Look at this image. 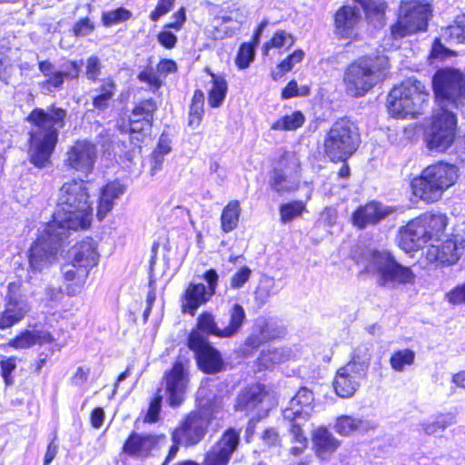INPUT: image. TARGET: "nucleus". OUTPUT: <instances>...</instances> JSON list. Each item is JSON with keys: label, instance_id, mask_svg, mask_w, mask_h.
<instances>
[{"label": "nucleus", "instance_id": "51", "mask_svg": "<svg viewBox=\"0 0 465 465\" xmlns=\"http://www.w3.org/2000/svg\"><path fill=\"white\" fill-rule=\"evenodd\" d=\"M137 79L142 83H145L153 91L159 90L163 84L160 75L154 73L152 66H146L143 70L140 71L137 74Z\"/></svg>", "mask_w": 465, "mask_h": 465}, {"label": "nucleus", "instance_id": "10", "mask_svg": "<svg viewBox=\"0 0 465 465\" xmlns=\"http://www.w3.org/2000/svg\"><path fill=\"white\" fill-rule=\"evenodd\" d=\"M430 15V6L428 3L420 0L402 3L396 21L391 25L392 38H403L425 30Z\"/></svg>", "mask_w": 465, "mask_h": 465}, {"label": "nucleus", "instance_id": "23", "mask_svg": "<svg viewBox=\"0 0 465 465\" xmlns=\"http://www.w3.org/2000/svg\"><path fill=\"white\" fill-rule=\"evenodd\" d=\"M165 441L164 434H141L132 431L123 443L122 453L131 458L146 459Z\"/></svg>", "mask_w": 465, "mask_h": 465}, {"label": "nucleus", "instance_id": "64", "mask_svg": "<svg viewBox=\"0 0 465 465\" xmlns=\"http://www.w3.org/2000/svg\"><path fill=\"white\" fill-rule=\"evenodd\" d=\"M94 30V25L87 18L80 20L74 27L75 35L84 36Z\"/></svg>", "mask_w": 465, "mask_h": 465}, {"label": "nucleus", "instance_id": "52", "mask_svg": "<svg viewBox=\"0 0 465 465\" xmlns=\"http://www.w3.org/2000/svg\"><path fill=\"white\" fill-rule=\"evenodd\" d=\"M454 54L455 53L453 51L442 45L441 39L440 37H437L432 43L428 58L430 63L432 64L435 61H444L448 57L454 55Z\"/></svg>", "mask_w": 465, "mask_h": 465}, {"label": "nucleus", "instance_id": "26", "mask_svg": "<svg viewBox=\"0 0 465 465\" xmlns=\"http://www.w3.org/2000/svg\"><path fill=\"white\" fill-rule=\"evenodd\" d=\"M311 439L315 457L322 461L329 460L341 444V441L322 425L312 430Z\"/></svg>", "mask_w": 465, "mask_h": 465}, {"label": "nucleus", "instance_id": "25", "mask_svg": "<svg viewBox=\"0 0 465 465\" xmlns=\"http://www.w3.org/2000/svg\"><path fill=\"white\" fill-rule=\"evenodd\" d=\"M96 159L95 146L87 141H77L67 152V165L77 172L89 173Z\"/></svg>", "mask_w": 465, "mask_h": 465}, {"label": "nucleus", "instance_id": "50", "mask_svg": "<svg viewBox=\"0 0 465 465\" xmlns=\"http://www.w3.org/2000/svg\"><path fill=\"white\" fill-rule=\"evenodd\" d=\"M311 93V87L309 85H302L299 87L296 80H290L286 85L281 91V98L282 100H288L298 96H307Z\"/></svg>", "mask_w": 465, "mask_h": 465}, {"label": "nucleus", "instance_id": "34", "mask_svg": "<svg viewBox=\"0 0 465 465\" xmlns=\"http://www.w3.org/2000/svg\"><path fill=\"white\" fill-rule=\"evenodd\" d=\"M73 261L76 264L91 268L96 264L97 252L94 243L87 239L76 244L72 251Z\"/></svg>", "mask_w": 465, "mask_h": 465}, {"label": "nucleus", "instance_id": "21", "mask_svg": "<svg viewBox=\"0 0 465 465\" xmlns=\"http://www.w3.org/2000/svg\"><path fill=\"white\" fill-rule=\"evenodd\" d=\"M168 405L179 407L184 401L185 391L189 382L188 371L182 361H175L163 374Z\"/></svg>", "mask_w": 465, "mask_h": 465}, {"label": "nucleus", "instance_id": "59", "mask_svg": "<svg viewBox=\"0 0 465 465\" xmlns=\"http://www.w3.org/2000/svg\"><path fill=\"white\" fill-rule=\"evenodd\" d=\"M173 21L166 23L165 27L172 28L174 31H180L186 22V9L183 6L179 7L172 15Z\"/></svg>", "mask_w": 465, "mask_h": 465}, {"label": "nucleus", "instance_id": "4", "mask_svg": "<svg viewBox=\"0 0 465 465\" xmlns=\"http://www.w3.org/2000/svg\"><path fill=\"white\" fill-rule=\"evenodd\" d=\"M460 177V169L455 163L436 161L421 170L410 182L411 194L426 204L441 200L443 193L455 185Z\"/></svg>", "mask_w": 465, "mask_h": 465}, {"label": "nucleus", "instance_id": "54", "mask_svg": "<svg viewBox=\"0 0 465 465\" xmlns=\"http://www.w3.org/2000/svg\"><path fill=\"white\" fill-rule=\"evenodd\" d=\"M252 270L246 266H242L237 272H235L230 279V286L232 289H239L244 285L245 282L250 279Z\"/></svg>", "mask_w": 465, "mask_h": 465}, {"label": "nucleus", "instance_id": "40", "mask_svg": "<svg viewBox=\"0 0 465 465\" xmlns=\"http://www.w3.org/2000/svg\"><path fill=\"white\" fill-rule=\"evenodd\" d=\"M441 37L449 43H465V14L456 16L453 23L442 28Z\"/></svg>", "mask_w": 465, "mask_h": 465}, {"label": "nucleus", "instance_id": "14", "mask_svg": "<svg viewBox=\"0 0 465 465\" xmlns=\"http://www.w3.org/2000/svg\"><path fill=\"white\" fill-rule=\"evenodd\" d=\"M186 346L193 351L196 366L204 374H217L225 370L221 351L204 335L193 332L186 338Z\"/></svg>", "mask_w": 465, "mask_h": 465}, {"label": "nucleus", "instance_id": "53", "mask_svg": "<svg viewBox=\"0 0 465 465\" xmlns=\"http://www.w3.org/2000/svg\"><path fill=\"white\" fill-rule=\"evenodd\" d=\"M174 4L175 0H157L154 8L149 14V19L152 22H157L173 9Z\"/></svg>", "mask_w": 465, "mask_h": 465}, {"label": "nucleus", "instance_id": "32", "mask_svg": "<svg viewBox=\"0 0 465 465\" xmlns=\"http://www.w3.org/2000/svg\"><path fill=\"white\" fill-rule=\"evenodd\" d=\"M300 416V411L293 412V417L290 420V426L288 432L291 437V443H301V448H289L288 455L292 458H299L309 448V439L303 429V425L296 420V418Z\"/></svg>", "mask_w": 465, "mask_h": 465}, {"label": "nucleus", "instance_id": "6", "mask_svg": "<svg viewBox=\"0 0 465 465\" xmlns=\"http://www.w3.org/2000/svg\"><path fill=\"white\" fill-rule=\"evenodd\" d=\"M389 68L387 57L365 54L351 61L344 69L345 90L353 97H361L371 90Z\"/></svg>", "mask_w": 465, "mask_h": 465}, {"label": "nucleus", "instance_id": "49", "mask_svg": "<svg viewBox=\"0 0 465 465\" xmlns=\"http://www.w3.org/2000/svg\"><path fill=\"white\" fill-rule=\"evenodd\" d=\"M314 396L312 391L306 387H302L292 398L291 405L292 408H299L296 411H300L301 414L304 408L312 406Z\"/></svg>", "mask_w": 465, "mask_h": 465}, {"label": "nucleus", "instance_id": "60", "mask_svg": "<svg viewBox=\"0 0 465 465\" xmlns=\"http://www.w3.org/2000/svg\"><path fill=\"white\" fill-rule=\"evenodd\" d=\"M158 74L166 77L170 74H174L178 70L177 64L174 60L169 58L160 59L157 65Z\"/></svg>", "mask_w": 465, "mask_h": 465}, {"label": "nucleus", "instance_id": "3", "mask_svg": "<svg viewBox=\"0 0 465 465\" xmlns=\"http://www.w3.org/2000/svg\"><path fill=\"white\" fill-rule=\"evenodd\" d=\"M66 111L55 106L35 108L27 116L29 130V156L37 167L45 166L55 148L58 133L64 126Z\"/></svg>", "mask_w": 465, "mask_h": 465}, {"label": "nucleus", "instance_id": "22", "mask_svg": "<svg viewBox=\"0 0 465 465\" xmlns=\"http://www.w3.org/2000/svg\"><path fill=\"white\" fill-rule=\"evenodd\" d=\"M361 20V15L356 6L341 5L333 14L334 35L339 40L357 41Z\"/></svg>", "mask_w": 465, "mask_h": 465}, {"label": "nucleus", "instance_id": "16", "mask_svg": "<svg viewBox=\"0 0 465 465\" xmlns=\"http://www.w3.org/2000/svg\"><path fill=\"white\" fill-rule=\"evenodd\" d=\"M301 164L292 153L284 151L272 163L270 171L269 186L279 195L292 193L301 187L299 178L292 179L288 171L298 173Z\"/></svg>", "mask_w": 465, "mask_h": 465}, {"label": "nucleus", "instance_id": "37", "mask_svg": "<svg viewBox=\"0 0 465 465\" xmlns=\"http://www.w3.org/2000/svg\"><path fill=\"white\" fill-rule=\"evenodd\" d=\"M204 102L205 96L202 89L197 88L193 91V96L189 104L188 111V126L196 129L198 128L204 116Z\"/></svg>", "mask_w": 465, "mask_h": 465}, {"label": "nucleus", "instance_id": "8", "mask_svg": "<svg viewBox=\"0 0 465 465\" xmlns=\"http://www.w3.org/2000/svg\"><path fill=\"white\" fill-rule=\"evenodd\" d=\"M364 262L362 272L378 274L380 286L389 283L407 285L413 284L416 275L411 267L401 264L392 253L386 250H369L361 253Z\"/></svg>", "mask_w": 465, "mask_h": 465}, {"label": "nucleus", "instance_id": "15", "mask_svg": "<svg viewBox=\"0 0 465 465\" xmlns=\"http://www.w3.org/2000/svg\"><path fill=\"white\" fill-rule=\"evenodd\" d=\"M435 95L455 105L465 104V74L458 69L441 68L433 75Z\"/></svg>", "mask_w": 465, "mask_h": 465}, {"label": "nucleus", "instance_id": "5", "mask_svg": "<svg viewBox=\"0 0 465 465\" xmlns=\"http://www.w3.org/2000/svg\"><path fill=\"white\" fill-rule=\"evenodd\" d=\"M361 143L360 128L351 117L343 115L332 122L322 141V155L332 163L351 158Z\"/></svg>", "mask_w": 465, "mask_h": 465}, {"label": "nucleus", "instance_id": "18", "mask_svg": "<svg viewBox=\"0 0 465 465\" xmlns=\"http://www.w3.org/2000/svg\"><path fill=\"white\" fill-rule=\"evenodd\" d=\"M366 372L367 365L357 361L356 356H352L334 374L331 384L335 394L343 399L352 397L360 388L361 381L365 378Z\"/></svg>", "mask_w": 465, "mask_h": 465}, {"label": "nucleus", "instance_id": "20", "mask_svg": "<svg viewBox=\"0 0 465 465\" xmlns=\"http://www.w3.org/2000/svg\"><path fill=\"white\" fill-rule=\"evenodd\" d=\"M30 311L27 299L21 292L20 282L7 286L5 310L0 312V329L5 330L20 322Z\"/></svg>", "mask_w": 465, "mask_h": 465}, {"label": "nucleus", "instance_id": "47", "mask_svg": "<svg viewBox=\"0 0 465 465\" xmlns=\"http://www.w3.org/2000/svg\"><path fill=\"white\" fill-rule=\"evenodd\" d=\"M256 45L250 42H243L239 45L234 58V64L238 69L243 70L250 66L255 59Z\"/></svg>", "mask_w": 465, "mask_h": 465}, {"label": "nucleus", "instance_id": "43", "mask_svg": "<svg viewBox=\"0 0 465 465\" xmlns=\"http://www.w3.org/2000/svg\"><path fill=\"white\" fill-rule=\"evenodd\" d=\"M282 353L276 348L262 350L254 364L258 371L272 370L282 361Z\"/></svg>", "mask_w": 465, "mask_h": 465}, {"label": "nucleus", "instance_id": "30", "mask_svg": "<svg viewBox=\"0 0 465 465\" xmlns=\"http://www.w3.org/2000/svg\"><path fill=\"white\" fill-rule=\"evenodd\" d=\"M80 73V65L71 61L63 65V71H54L41 84V87L44 91L51 93L54 90L60 88L64 79H74L77 78Z\"/></svg>", "mask_w": 465, "mask_h": 465}, {"label": "nucleus", "instance_id": "48", "mask_svg": "<svg viewBox=\"0 0 465 465\" xmlns=\"http://www.w3.org/2000/svg\"><path fill=\"white\" fill-rule=\"evenodd\" d=\"M359 5L367 16L382 17L387 10L385 0H352Z\"/></svg>", "mask_w": 465, "mask_h": 465}, {"label": "nucleus", "instance_id": "45", "mask_svg": "<svg viewBox=\"0 0 465 465\" xmlns=\"http://www.w3.org/2000/svg\"><path fill=\"white\" fill-rule=\"evenodd\" d=\"M414 361L415 351L409 348L394 351L389 359L391 369L399 372L403 371L407 366L412 365Z\"/></svg>", "mask_w": 465, "mask_h": 465}, {"label": "nucleus", "instance_id": "7", "mask_svg": "<svg viewBox=\"0 0 465 465\" xmlns=\"http://www.w3.org/2000/svg\"><path fill=\"white\" fill-rule=\"evenodd\" d=\"M430 93L416 79H407L391 88L387 96V110L395 119L415 118L429 103Z\"/></svg>", "mask_w": 465, "mask_h": 465}, {"label": "nucleus", "instance_id": "39", "mask_svg": "<svg viewBox=\"0 0 465 465\" xmlns=\"http://www.w3.org/2000/svg\"><path fill=\"white\" fill-rule=\"evenodd\" d=\"M163 388L158 387L148 402V406L142 412V420L145 424H155L161 420L163 407Z\"/></svg>", "mask_w": 465, "mask_h": 465}, {"label": "nucleus", "instance_id": "61", "mask_svg": "<svg viewBox=\"0 0 465 465\" xmlns=\"http://www.w3.org/2000/svg\"><path fill=\"white\" fill-rule=\"evenodd\" d=\"M172 444L169 447L167 455L162 461L161 465H168L177 455L180 446H183V442L171 433Z\"/></svg>", "mask_w": 465, "mask_h": 465}, {"label": "nucleus", "instance_id": "12", "mask_svg": "<svg viewBox=\"0 0 465 465\" xmlns=\"http://www.w3.org/2000/svg\"><path fill=\"white\" fill-rule=\"evenodd\" d=\"M240 443L241 430L228 427L203 453L201 464L193 460H183L173 465H229Z\"/></svg>", "mask_w": 465, "mask_h": 465}, {"label": "nucleus", "instance_id": "58", "mask_svg": "<svg viewBox=\"0 0 465 465\" xmlns=\"http://www.w3.org/2000/svg\"><path fill=\"white\" fill-rule=\"evenodd\" d=\"M0 366L2 371V376L5 380V384L9 385L12 383L11 374L16 367V359L15 357L3 358L0 361Z\"/></svg>", "mask_w": 465, "mask_h": 465}, {"label": "nucleus", "instance_id": "31", "mask_svg": "<svg viewBox=\"0 0 465 465\" xmlns=\"http://www.w3.org/2000/svg\"><path fill=\"white\" fill-rule=\"evenodd\" d=\"M52 340L53 338L49 332L37 330H25L16 337L9 340L5 346L12 347L15 350H24L36 344L50 342Z\"/></svg>", "mask_w": 465, "mask_h": 465}, {"label": "nucleus", "instance_id": "62", "mask_svg": "<svg viewBox=\"0 0 465 465\" xmlns=\"http://www.w3.org/2000/svg\"><path fill=\"white\" fill-rule=\"evenodd\" d=\"M114 84H111L108 89H104L102 94L94 99V105L98 109H103L107 106L108 102L114 95Z\"/></svg>", "mask_w": 465, "mask_h": 465}, {"label": "nucleus", "instance_id": "57", "mask_svg": "<svg viewBox=\"0 0 465 465\" xmlns=\"http://www.w3.org/2000/svg\"><path fill=\"white\" fill-rule=\"evenodd\" d=\"M261 439L263 444L268 448L277 447L281 445L282 440L279 432L275 428H266L262 435Z\"/></svg>", "mask_w": 465, "mask_h": 465}, {"label": "nucleus", "instance_id": "41", "mask_svg": "<svg viewBox=\"0 0 465 465\" xmlns=\"http://www.w3.org/2000/svg\"><path fill=\"white\" fill-rule=\"evenodd\" d=\"M305 58V52L302 48L294 49L277 64V71L272 73L274 81L282 78L287 73L292 71L295 64H300Z\"/></svg>", "mask_w": 465, "mask_h": 465}, {"label": "nucleus", "instance_id": "35", "mask_svg": "<svg viewBox=\"0 0 465 465\" xmlns=\"http://www.w3.org/2000/svg\"><path fill=\"white\" fill-rule=\"evenodd\" d=\"M333 428L340 436L348 437L360 430H367L368 423L361 418L342 414L335 419Z\"/></svg>", "mask_w": 465, "mask_h": 465}, {"label": "nucleus", "instance_id": "44", "mask_svg": "<svg viewBox=\"0 0 465 465\" xmlns=\"http://www.w3.org/2000/svg\"><path fill=\"white\" fill-rule=\"evenodd\" d=\"M306 211V204L300 200H293L282 203L279 206L280 221L282 223H287L299 218Z\"/></svg>", "mask_w": 465, "mask_h": 465}, {"label": "nucleus", "instance_id": "19", "mask_svg": "<svg viewBox=\"0 0 465 465\" xmlns=\"http://www.w3.org/2000/svg\"><path fill=\"white\" fill-rule=\"evenodd\" d=\"M209 427V420L200 411H192L183 417L171 433L183 442V447L190 448L203 440Z\"/></svg>", "mask_w": 465, "mask_h": 465}, {"label": "nucleus", "instance_id": "11", "mask_svg": "<svg viewBox=\"0 0 465 465\" xmlns=\"http://www.w3.org/2000/svg\"><path fill=\"white\" fill-rule=\"evenodd\" d=\"M202 278L206 285L202 282H190L184 287L180 296L181 312L184 314L194 316L197 310L207 303L215 294L219 274L214 268H209L203 272Z\"/></svg>", "mask_w": 465, "mask_h": 465}, {"label": "nucleus", "instance_id": "46", "mask_svg": "<svg viewBox=\"0 0 465 465\" xmlns=\"http://www.w3.org/2000/svg\"><path fill=\"white\" fill-rule=\"evenodd\" d=\"M116 198V186L114 183L107 184L102 191L98 205L97 217L103 220L114 204Z\"/></svg>", "mask_w": 465, "mask_h": 465}, {"label": "nucleus", "instance_id": "56", "mask_svg": "<svg viewBox=\"0 0 465 465\" xmlns=\"http://www.w3.org/2000/svg\"><path fill=\"white\" fill-rule=\"evenodd\" d=\"M171 28L163 26V29L157 34V42L165 49H173L175 47L178 38L170 31Z\"/></svg>", "mask_w": 465, "mask_h": 465}, {"label": "nucleus", "instance_id": "38", "mask_svg": "<svg viewBox=\"0 0 465 465\" xmlns=\"http://www.w3.org/2000/svg\"><path fill=\"white\" fill-rule=\"evenodd\" d=\"M267 330V324L261 325L257 331H253L246 337L241 348L242 356L244 358L253 356L263 343L271 340V338L265 334Z\"/></svg>", "mask_w": 465, "mask_h": 465}, {"label": "nucleus", "instance_id": "36", "mask_svg": "<svg viewBox=\"0 0 465 465\" xmlns=\"http://www.w3.org/2000/svg\"><path fill=\"white\" fill-rule=\"evenodd\" d=\"M241 203L238 200H231L223 208L221 213V230L229 233L235 230L239 224L241 215Z\"/></svg>", "mask_w": 465, "mask_h": 465}, {"label": "nucleus", "instance_id": "24", "mask_svg": "<svg viewBox=\"0 0 465 465\" xmlns=\"http://www.w3.org/2000/svg\"><path fill=\"white\" fill-rule=\"evenodd\" d=\"M392 213L391 207L384 206L381 202L370 200L359 204L351 213V223L359 230L374 226Z\"/></svg>", "mask_w": 465, "mask_h": 465}, {"label": "nucleus", "instance_id": "9", "mask_svg": "<svg viewBox=\"0 0 465 465\" xmlns=\"http://www.w3.org/2000/svg\"><path fill=\"white\" fill-rule=\"evenodd\" d=\"M228 322L223 327H219L214 315L208 311L202 312L196 318L195 326L190 331L187 337L193 332L205 337L214 336L217 338H232L242 328L246 322V312L240 303H233L228 311Z\"/></svg>", "mask_w": 465, "mask_h": 465}, {"label": "nucleus", "instance_id": "33", "mask_svg": "<svg viewBox=\"0 0 465 465\" xmlns=\"http://www.w3.org/2000/svg\"><path fill=\"white\" fill-rule=\"evenodd\" d=\"M296 43V37L284 29L275 30L271 37L262 44V55L269 56L271 50H278L280 54L288 51Z\"/></svg>", "mask_w": 465, "mask_h": 465}, {"label": "nucleus", "instance_id": "42", "mask_svg": "<svg viewBox=\"0 0 465 465\" xmlns=\"http://www.w3.org/2000/svg\"><path fill=\"white\" fill-rule=\"evenodd\" d=\"M304 123V114L301 111H294L291 114H285L274 121L271 125V129L276 131H294L302 127Z\"/></svg>", "mask_w": 465, "mask_h": 465}, {"label": "nucleus", "instance_id": "2", "mask_svg": "<svg viewBox=\"0 0 465 465\" xmlns=\"http://www.w3.org/2000/svg\"><path fill=\"white\" fill-rule=\"evenodd\" d=\"M91 220L92 207L86 183L84 180L64 183L59 190L53 221L45 225L30 249L31 269L40 272L54 261L66 230L85 229Z\"/></svg>", "mask_w": 465, "mask_h": 465}, {"label": "nucleus", "instance_id": "13", "mask_svg": "<svg viewBox=\"0 0 465 465\" xmlns=\"http://www.w3.org/2000/svg\"><path fill=\"white\" fill-rule=\"evenodd\" d=\"M457 116L450 110L443 109L431 119L430 132L425 137L430 151L445 153L454 143L457 133Z\"/></svg>", "mask_w": 465, "mask_h": 465}, {"label": "nucleus", "instance_id": "63", "mask_svg": "<svg viewBox=\"0 0 465 465\" xmlns=\"http://www.w3.org/2000/svg\"><path fill=\"white\" fill-rule=\"evenodd\" d=\"M100 62L95 56L89 57L86 62V75L89 79L94 80L100 74Z\"/></svg>", "mask_w": 465, "mask_h": 465}, {"label": "nucleus", "instance_id": "17", "mask_svg": "<svg viewBox=\"0 0 465 465\" xmlns=\"http://www.w3.org/2000/svg\"><path fill=\"white\" fill-rule=\"evenodd\" d=\"M158 104L153 97L143 98L134 104L129 112L122 113L118 130L124 134H142L153 127Z\"/></svg>", "mask_w": 465, "mask_h": 465}, {"label": "nucleus", "instance_id": "27", "mask_svg": "<svg viewBox=\"0 0 465 465\" xmlns=\"http://www.w3.org/2000/svg\"><path fill=\"white\" fill-rule=\"evenodd\" d=\"M266 393L265 387L262 384L256 383L244 387L236 398L235 411H254L262 402Z\"/></svg>", "mask_w": 465, "mask_h": 465}, {"label": "nucleus", "instance_id": "28", "mask_svg": "<svg viewBox=\"0 0 465 465\" xmlns=\"http://www.w3.org/2000/svg\"><path fill=\"white\" fill-rule=\"evenodd\" d=\"M204 71L211 77V87L207 91V102L211 108L220 107L228 93V83L224 74L213 73L210 68L205 67Z\"/></svg>", "mask_w": 465, "mask_h": 465}, {"label": "nucleus", "instance_id": "1", "mask_svg": "<svg viewBox=\"0 0 465 465\" xmlns=\"http://www.w3.org/2000/svg\"><path fill=\"white\" fill-rule=\"evenodd\" d=\"M450 218L447 213L430 210L420 213L401 226L398 245L406 253H420L422 268H449L456 265L465 252V238L459 233H448Z\"/></svg>", "mask_w": 465, "mask_h": 465}, {"label": "nucleus", "instance_id": "55", "mask_svg": "<svg viewBox=\"0 0 465 465\" xmlns=\"http://www.w3.org/2000/svg\"><path fill=\"white\" fill-rule=\"evenodd\" d=\"M446 300L452 305L465 304V282L450 289L446 293Z\"/></svg>", "mask_w": 465, "mask_h": 465}, {"label": "nucleus", "instance_id": "29", "mask_svg": "<svg viewBox=\"0 0 465 465\" xmlns=\"http://www.w3.org/2000/svg\"><path fill=\"white\" fill-rule=\"evenodd\" d=\"M63 273L66 282H71L66 287L69 295H76L81 292L85 281L89 274V268L76 264L74 261L72 263L63 267Z\"/></svg>", "mask_w": 465, "mask_h": 465}]
</instances>
